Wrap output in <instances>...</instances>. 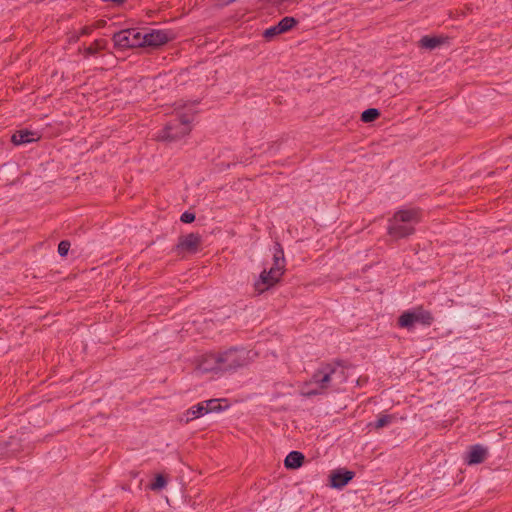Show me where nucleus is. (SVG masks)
<instances>
[{
	"instance_id": "8",
	"label": "nucleus",
	"mask_w": 512,
	"mask_h": 512,
	"mask_svg": "<svg viewBox=\"0 0 512 512\" xmlns=\"http://www.w3.org/2000/svg\"><path fill=\"white\" fill-rule=\"evenodd\" d=\"M202 243V238L199 233H189L179 237L176 249L178 251L194 254L198 252Z\"/></svg>"
},
{
	"instance_id": "6",
	"label": "nucleus",
	"mask_w": 512,
	"mask_h": 512,
	"mask_svg": "<svg viewBox=\"0 0 512 512\" xmlns=\"http://www.w3.org/2000/svg\"><path fill=\"white\" fill-rule=\"evenodd\" d=\"M433 321L434 317L430 311L424 309L423 306H417L404 311L398 318V325L401 328L411 330L416 324L430 326Z\"/></svg>"
},
{
	"instance_id": "13",
	"label": "nucleus",
	"mask_w": 512,
	"mask_h": 512,
	"mask_svg": "<svg viewBox=\"0 0 512 512\" xmlns=\"http://www.w3.org/2000/svg\"><path fill=\"white\" fill-rule=\"evenodd\" d=\"M39 139L40 135L37 132L26 129L16 131L11 137V141L15 145L32 143L38 141Z\"/></svg>"
},
{
	"instance_id": "17",
	"label": "nucleus",
	"mask_w": 512,
	"mask_h": 512,
	"mask_svg": "<svg viewBox=\"0 0 512 512\" xmlns=\"http://www.w3.org/2000/svg\"><path fill=\"white\" fill-rule=\"evenodd\" d=\"M304 455L298 451H291L285 458L284 464L286 468L297 469L301 467L304 462Z\"/></svg>"
},
{
	"instance_id": "4",
	"label": "nucleus",
	"mask_w": 512,
	"mask_h": 512,
	"mask_svg": "<svg viewBox=\"0 0 512 512\" xmlns=\"http://www.w3.org/2000/svg\"><path fill=\"white\" fill-rule=\"evenodd\" d=\"M285 258L282 247L279 243L274 246L273 266L267 271L263 270L259 279L254 283L255 291L261 294L274 286L284 273Z\"/></svg>"
},
{
	"instance_id": "18",
	"label": "nucleus",
	"mask_w": 512,
	"mask_h": 512,
	"mask_svg": "<svg viewBox=\"0 0 512 512\" xmlns=\"http://www.w3.org/2000/svg\"><path fill=\"white\" fill-rule=\"evenodd\" d=\"M380 115V112L376 108H369L362 112L361 120L365 123L375 121Z\"/></svg>"
},
{
	"instance_id": "22",
	"label": "nucleus",
	"mask_w": 512,
	"mask_h": 512,
	"mask_svg": "<svg viewBox=\"0 0 512 512\" xmlns=\"http://www.w3.org/2000/svg\"><path fill=\"white\" fill-rule=\"evenodd\" d=\"M103 48L102 41L96 40L93 44H91L88 48H86L85 53L87 55H95L100 49Z\"/></svg>"
},
{
	"instance_id": "19",
	"label": "nucleus",
	"mask_w": 512,
	"mask_h": 512,
	"mask_svg": "<svg viewBox=\"0 0 512 512\" xmlns=\"http://www.w3.org/2000/svg\"><path fill=\"white\" fill-rule=\"evenodd\" d=\"M207 414L211 412H219L222 410L219 399H210L202 402Z\"/></svg>"
},
{
	"instance_id": "7",
	"label": "nucleus",
	"mask_w": 512,
	"mask_h": 512,
	"mask_svg": "<svg viewBox=\"0 0 512 512\" xmlns=\"http://www.w3.org/2000/svg\"><path fill=\"white\" fill-rule=\"evenodd\" d=\"M141 32L136 29H125L113 35L114 45L121 49L142 47Z\"/></svg>"
},
{
	"instance_id": "20",
	"label": "nucleus",
	"mask_w": 512,
	"mask_h": 512,
	"mask_svg": "<svg viewBox=\"0 0 512 512\" xmlns=\"http://www.w3.org/2000/svg\"><path fill=\"white\" fill-rule=\"evenodd\" d=\"M393 420V416L391 415H382L379 417L373 424H369V426H373L375 429H380L388 424H390Z\"/></svg>"
},
{
	"instance_id": "11",
	"label": "nucleus",
	"mask_w": 512,
	"mask_h": 512,
	"mask_svg": "<svg viewBox=\"0 0 512 512\" xmlns=\"http://www.w3.org/2000/svg\"><path fill=\"white\" fill-rule=\"evenodd\" d=\"M168 40V35L161 30H152L151 32L141 34L142 47H157L167 43Z\"/></svg>"
},
{
	"instance_id": "2",
	"label": "nucleus",
	"mask_w": 512,
	"mask_h": 512,
	"mask_svg": "<svg viewBox=\"0 0 512 512\" xmlns=\"http://www.w3.org/2000/svg\"><path fill=\"white\" fill-rule=\"evenodd\" d=\"M176 118L169 121L158 139L162 141H177L191 132V123L194 118V111L186 104L177 103L175 107Z\"/></svg>"
},
{
	"instance_id": "12",
	"label": "nucleus",
	"mask_w": 512,
	"mask_h": 512,
	"mask_svg": "<svg viewBox=\"0 0 512 512\" xmlns=\"http://www.w3.org/2000/svg\"><path fill=\"white\" fill-rule=\"evenodd\" d=\"M488 455L487 448L482 445L476 444L470 447L469 452L465 458L466 463L469 465L480 464L485 461Z\"/></svg>"
},
{
	"instance_id": "3",
	"label": "nucleus",
	"mask_w": 512,
	"mask_h": 512,
	"mask_svg": "<svg viewBox=\"0 0 512 512\" xmlns=\"http://www.w3.org/2000/svg\"><path fill=\"white\" fill-rule=\"evenodd\" d=\"M421 220L419 209H403L395 212L388 221V235L394 239H401L415 232V225Z\"/></svg>"
},
{
	"instance_id": "15",
	"label": "nucleus",
	"mask_w": 512,
	"mask_h": 512,
	"mask_svg": "<svg viewBox=\"0 0 512 512\" xmlns=\"http://www.w3.org/2000/svg\"><path fill=\"white\" fill-rule=\"evenodd\" d=\"M445 40L446 38L441 36L426 35L419 40L418 46L422 49L434 50L437 47L441 46L443 43H445Z\"/></svg>"
},
{
	"instance_id": "9",
	"label": "nucleus",
	"mask_w": 512,
	"mask_h": 512,
	"mask_svg": "<svg viewBox=\"0 0 512 512\" xmlns=\"http://www.w3.org/2000/svg\"><path fill=\"white\" fill-rule=\"evenodd\" d=\"M197 371L200 373H220L221 372V366H220V358H219V352L218 353H208L201 357L199 360L197 367Z\"/></svg>"
},
{
	"instance_id": "1",
	"label": "nucleus",
	"mask_w": 512,
	"mask_h": 512,
	"mask_svg": "<svg viewBox=\"0 0 512 512\" xmlns=\"http://www.w3.org/2000/svg\"><path fill=\"white\" fill-rule=\"evenodd\" d=\"M346 381L344 368L339 363L322 364L301 387V394L307 397L325 394L337 389Z\"/></svg>"
},
{
	"instance_id": "23",
	"label": "nucleus",
	"mask_w": 512,
	"mask_h": 512,
	"mask_svg": "<svg viewBox=\"0 0 512 512\" xmlns=\"http://www.w3.org/2000/svg\"><path fill=\"white\" fill-rule=\"evenodd\" d=\"M70 248V242L67 240H63L58 245V253L60 256H66L68 254Z\"/></svg>"
},
{
	"instance_id": "5",
	"label": "nucleus",
	"mask_w": 512,
	"mask_h": 512,
	"mask_svg": "<svg viewBox=\"0 0 512 512\" xmlns=\"http://www.w3.org/2000/svg\"><path fill=\"white\" fill-rule=\"evenodd\" d=\"M254 356L255 353L244 348H230L219 352L221 373L235 371L238 368L247 366Z\"/></svg>"
},
{
	"instance_id": "24",
	"label": "nucleus",
	"mask_w": 512,
	"mask_h": 512,
	"mask_svg": "<svg viewBox=\"0 0 512 512\" xmlns=\"http://www.w3.org/2000/svg\"><path fill=\"white\" fill-rule=\"evenodd\" d=\"M180 220L183 223H192L195 220V214L186 211L181 215Z\"/></svg>"
},
{
	"instance_id": "21",
	"label": "nucleus",
	"mask_w": 512,
	"mask_h": 512,
	"mask_svg": "<svg viewBox=\"0 0 512 512\" xmlns=\"http://www.w3.org/2000/svg\"><path fill=\"white\" fill-rule=\"evenodd\" d=\"M165 485H166V480H165L164 476H162V475H160V474H159V475H157V476L155 477V480H154V482L151 484L150 488H151L152 490H159V489L164 488V487H165Z\"/></svg>"
},
{
	"instance_id": "25",
	"label": "nucleus",
	"mask_w": 512,
	"mask_h": 512,
	"mask_svg": "<svg viewBox=\"0 0 512 512\" xmlns=\"http://www.w3.org/2000/svg\"><path fill=\"white\" fill-rule=\"evenodd\" d=\"M93 30V27L91 26H84L81 28L79 35L76 36V39H79L80 36L89 35Z\"/></svg>"
},
{
	"instance_id": "10",
	"label": "nucleus",
	"mask_w": 512,
	"mask_h": 512,
	"mask_svg": "<svg viewBox=\"0 0 512 512\" xmlns=\"http://www.w3.org/2000/svg\"><path fill=\"white\" fill-rule=\"evenodd\" d=\"M297 24V20L293 17H284L276 25L267 28L263 32L266 40H271L273 37L285 33L292 29Z\"/></svg>"
},
{
	"instance_id": "16",
	"label": "nucleus",
	"mask_w": 512,
	"mask_h": 512,
	"mask_svg": "<svg viewBox=\"0 0 512 512\" xmlns=\"http://www.w3.org/2000/svg\"><path fill=\"white\" fill-rule=\"evenodd\" d=\"M204 404L202 402L190 407L186 412L183 414V420L186 423H189L190 421H193L195 419H198L204 415L207 414V410H205Z\"/></svg>"
},
{
	"instance_id": "14",
	"label": "nucleus",
	"mask_w": 512,
	"mask_h": 512,
	"mask_svg": "<svg viewBox=\"0 0 512 512\" xmlns=\"http://www.w3.org/2000/svg\"><path fill=\"white\" fill-rule=\"evenodd\" d=\"M354 477V472L348 470H336L330 476L331 486L334 488H343Z\"/></svg>"
}]
</instances>
